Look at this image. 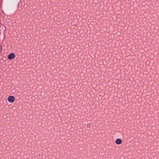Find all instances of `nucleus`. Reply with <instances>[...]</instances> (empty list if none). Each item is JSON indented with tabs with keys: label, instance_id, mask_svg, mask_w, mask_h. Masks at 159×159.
<instances>
[{
	"label": "nucleus",
	"instance_id": "f257e3e1",
	"mask_svg": "<svg viewBox=\"0 0 159 159\" xmlns=\"http://www.w3.org/2000/svg\"><path fill=\"white\" fill-rule=\"evenodd\" d=\"M8 101L9 102L12 103L14 102L15 101V98L13 96H10L8 98Z\"/></svg>",
	"mask_w": 159,
	"mask_h": 159
},
{
	"label": "nucleus",
	"instance_id": "f03ea898",
	"mask_svg": "<svg viewBox=\"0 0 159 159\" xmlns=\"http://www.w3.org/2000/svg\"><path fill=\"white\" fill-rule=\"evenodd\" d=\"M15 57V54L12 53L8 55L7 56V58L9 60H11L12 59H14Z\"/></svg>",
	"mask_w": 159,
	"mask_h": 159
},
{
	"label": "nucleus",
	"instance_id": "7ed1b4c3",
	"mask_svg": "<svg viewBox=\"0 0 159 159\" xmlns=\"http://www.w3.org/2000/svg\"><path fill=\"white\" fill-rule=\"evenodd\" d=\"M122 140L121 139H116L115 140V143L117 144H120L122 143Z\"/></svg>",
	"mask_w": 159,
	"mask_h": 159
}]
</instances>
